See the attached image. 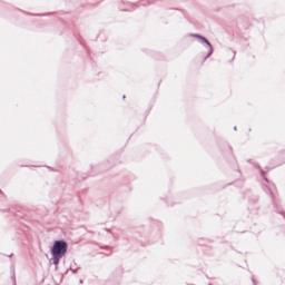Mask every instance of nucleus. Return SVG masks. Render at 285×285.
<instances>
[{
    "label": "nucleus",
    "mask_w": 285,
    "mask_h": 285,
    "mask_svg": "<svg viewBox=\"0 0 285 285\" xmlns=\"http://www.w3.org/2000/svg\"><path fill=\"white\" fill-rule=\"evenodd\" d=\"M66 253H68V243L56 240L51 248L52 256L57 259L58 257H62Z\"/></svg>",
    "instance_id": "nucleus-1"
},
{
    "label": "nucleus",
    "mask_w": 285,
    "mask_h": 285,
    "mask_svg": "<svg viewBox=\"0 0 285 285\" xmlns=\"http://www.w3.org/2000/svg\"><path fill=\"white\" fill-rule=\"evenodd\" d=\"M195 37H197V39H202V41H205V43H207L208 46H210V42H208V40H206V38L200 37L198 35H196Z\"/></svg>",
    "instance_id": "nucleus-2"
}]
</instances>
